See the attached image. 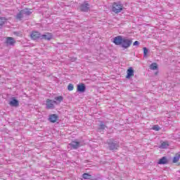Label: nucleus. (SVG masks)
<instances>
[{
	"label": "nucleus",
	"mask_w": 180,
	"mask_h": 180,
	"mask_svg": "<svg viewBox=\"0 0 180 180\" xmlns=\"http://www.w3.org/2000/svg\"><path fill=\"white\" fill-rule=\"evenodd\" d=\"M113 43L115 46H121L123 49H129L133 44V41L119 35L114 38Z\"/></svg>",
	"instance_id": "nucleus-1"
},
{
	"label": "nucleus",
	"mask_w": 180,
	"mask_h": 180,
	"mask_svg": "<svg viewBox=\"0 0 180 180\" xmlns=\"http://www.w3.org/2000/svg\"><path fill=\"white\" fill-rule=\"evenodd\" d=\"M124 7H123V4L119 3V2H114L112 4V7H111V11L112 12H113L114 13H120V12H122V11H123Z\"/></svg>",
	"instance_id": "nucleus-2"
},
{
	"label": "nucleus",
	"mask_w": 180,
	"mask_h": 180,
	"mask_svg": "<svg viewBox=\"0 0 180 180\" xmlns=\"http://www.w3.org/2000/svg\"><path fill=\"white\" fill-rule=\"evenodd\" d=\"M54 104L57 105V101H52L50 99H46V109H54V108H56Z\"/></svg>",
	"instance_id": "nucleus-3"
},
{
	"label": "nucleus",
	"mask_w": 180,
	"mask_h": 180,
	"mask_svg": "<svg viewBox=\"0 0 180 180\" xmlns=\"http://www.w3.org/2000/svg\"><path fill=\"white\" fill-rule=\"evenodd\" d=\"M30 37L32 40H37L39 39H41V34L37 31H32L30 33Z\"/></svg>",
	"instance_id": "nucleus-4"
},
{
	"label": "nucleus",
	"mask_w": 180,
	"mask_h": 180,
	"mask_svg": "<svg viewBox=\"0 0 180 180\" xmlns=\"http://www.w3.org/2000/svg\"><path fill=\"white\" fill-rule=\"evenodd\" d=\"M5 44L6 46H15L16 44V40H15V39H13L12 37H8L6 38Z\"/></svg>",
	"instance_id": "nucleus-5"
},
{
	"label": "nucleus",
	"mask_w": 180,
	"mask_h": 180,
	"mask_svg": "<svg viewBox=\"0 0 180 180\" xmlns=\"http://www.w3.org/2000/svg\"><path fill=\"white\" fill-rule=\"evenodd\" d=\"M58 115L57 114H51L49 117L48 120L51 123H56V122H58Z\"/></svg>",
	"instance_id": "nucleus-6"
},
{
	"label": "nucleus",
	"mask_w": 180,
	"mask_h": 180,
	"mask_svg": "<svg viewBox=\"0 0 180 180\" xmlns=\"http://www.w3.org/2000/svg\"><path fill=\"white\" fill-rule=\"evenodd\" d=\"M53 34L50 32H46L44 34H41V40H51Z\"/></svg>",
	"instance_id": "nucleus-7"
},
{
	"label": "nucleus",
	"mask_w": 180,
	"mask_h": 180,
	"mask_svg": "<svg viewBox=\"0 0 180 180\" xmlns=\"http://www.w3.org/2000/svg\"><path fill=\"white\" fill-rule=\"evenodd\" d=\"M86 89V86H85V84L84 83H80L77 86V92L84 93V92H85Z\"/></svg>",
	"instance_id": "nucleus-8"
},
{
	"label": "nucleus",
	"mask_w": 180,
	"mask_h": 180,
	"mask_svg": "<svg viewBox=\"0 0 180 180\" xmlns=\"http://www.w3.org/2000/svg\"><path fill=\"white\" fill-rule=\"evenodd\" d=\"M69 146H70L73 150H77L79 147L81 146V143L79 141H72L70 143H69Z\"/></svg>",
	"instance_id": "nucleus-9"
},
{
	"label": "nucleus",
	"mask_w": 180,
	"mask_h": 180,
	"mask_svg": "<svg viewBox=\"0 0 180 180\" xmlns=\"http://www.w3.org/2000/svg\"><path fill=\"white\" fill-rule=\"evenodd\" d=\"M80 10L82 12H88V11H89V4H88L86 1L84 2V4L80 6Z\"/></svg>",
	"instance_id": "nucleus-10"
},
{
	"label": "nucleus",
	"mask_w": 180,
	"mask_h": 180,
	"mask_svg": "<svg viewBox=\"0 0 180 180\" xmlns=\"http://www.w3.org/2000/svg\"><path fill=\"white\" fill-rule=\"evenodd\" d=\"M131 77H134V70H133V68L130 67L127 70V77L126 78H131Z\"/></svg>",
	"instance_id": "nucleus-11"
},
{
	"label": "nucleus",
	"mask_w": 180,
	"mask_h": 180,
	"mask_svg": "<svg viewBox=\"0 0 180 180\" xmlns=\"http://www.w3.org/2000/svg\"><path fill=\"white\" fill-rule=\"evenodd\" d=\"M109 148L110 150H117L119 148V143L112 141L109 143Z\"/></svg>",
	"instance_id": "nucleus-12"
},
{
	"label": "nucleus",
	"mask_w": 180,
	"mask_h": 180,
	"mask_svg": "<svg viewBox=\"0 0 180 180\" xmlns=\"http://www.w3.org/2000/svg\"><path fill=\"white\" fill-rule=\"evenodd\" d=\"M23 15L25 16H29L33 13V9L32 8H25L22 10Z\"/></svg>",
	"instance_id": "nucleus-13"
},
{
	"label": "nucleus",
	"mask_w": 180,
	"mask_h": 180,
	"mask_svg": "<svg viewBox=\"0 0 180 180\" xmlns=\"http://www.w3.org/2000/svg\"><path fill=\"white\" fill-rule=\"evenodd\" d=\"M9 105L11 106H14L15 108H18V106H19V101L16 100V98H13L12 100L9 102Z\"/></svg>",
	"instance_id": "nucleus-14"
},
{
	"label": "nucleus",
	"mask_w": 180,
	"mask_h": 180,
	"mask_svg": "<svg viewBox=\"0 0 180 180\" xmlns=\"http://www.w3.org/2000/svg\"><path fill=\"white\" fill-rule=\"evenodd\" d=\"M180 160V152L175 154V155L173 158L172 162L173 164H176L179 162Z\"/></svg>",
	"instance_id": "nucleus-15"
},
{
	"label": "nucleus",
	"mask_w": 180,
	"mask_h": 180,
	"mask_svg": "<svg viewBox=\"0 0 180 180\" xmlns=\"http://www.w3.org/2000/svg\"><path fill=\"white\" fill-rule=\"evenodd\" d=\"M158 164H159V165L168 164V159H167V157L164 156L161 159L159 160V161L158 162Z\"/></svg>",
	"instance_id": "nucleus-16"
},
{
	"label": "nucleus",
	"mask_w": 180,
	"mask_h": 180,
	"mask_svg": "<svg viewBox=\"0 0 180 180\" xmlns=\"http://www.w3.org/2000/svg\"><path fill=\"white\" fill-rule=\"evenodd\" d=\"M6 22V19L4 17L0 18V29H2L4 27V25H5Z\"/></svg>",
	"instance_id": "nucleus-17"
},
{
	"label": "nucleus",
	"mask_w": 180,
	"mask_h": 180,
	"mask_svg": "<svg viewBox=\"0 0 180 180\" xmlns=\"http://www.w3.org/2000/svg\"><path fill=\"white\" fill-rule=\"evenodd\" d=\"M63 101H64V98L62 96L55 97V101L57 102V104L61 103V102H63Z\"/></svg>",
	"instance_id": "nucleus-18"
},
{
	"label": "nucleus",
	"mask_w": 180,
	"mask_h": 180,
	"mask_svg": "<svg viewBox=\"0 0 180 180\" xmlns=\"http://www.w3.org/2000/svg\"><path fill=\"white\" fill-rule=\"evenodd\" d=\"M23 11L21 10L16 15V19H18V20H22V19L23 18Z\"/></svg>",
	"instance_id": "nucleus-19"
},
{
	"label": "nucleus",
	"mask_w": 180,
	"mask_h": 180,
	"mask_svg": "<svg viewBox=\"0 0 180 180\" xmlns=\"http://www.w3.org/2000/svg\"><path fill=\"white\" fill-rule=\"evenodd\" d=\"M169 146V143L167 141L162 142L160 148H167Z\"/></svg>",
	"instance_id": "nucleus-20"
},
{
	"label": "nucleus",
	"mask_w": 180,
	"mask_h": 180,
	"mask_svg": "<svg viewBox=\"0 0 180 180\" xmlns=\"http://www.w3.org/2000/svg\"><path fill=\"white\" fill-rule=\"evenodd\" d=\"M83 179H91L92 178V175L88 174V173H84L82 174Z\"/></svg>",
	"instance_id": "nucleus-21"
},
{
	"label": "nucleus",
	"mask_w": 180,
	"mask_h": 180,
	"mask_svg": "<svg viewBox=\"0 0 180 180\" xmlns=\"http://www.w3.org/2000/svg\"><path fill=\"white\" fill-rule=\"evenodd\" d=\"M150 70H157L158 68V66L157 63H153L150 65Z\"/></svg>",
	"instance_id": "nucleus-22"
},
{
	"label": "nucleus",
	"mask_w": 180,
	"mask_h": 180,
	"mask_svg": "<svg viewBox=\"0 0 180 180\" xmlns=\"http://www.w3.org/2000/svg\"><path fill=\"white\" fill-rule=\"evenodd\" d=\"M152 129L153 130H155V131H159V130L160 129V126L158 125H154L153 127H152Z\"/></svg>",
	"instance_id": "nucleus-23"
},
{
	"label": "nucleus",
	"mask_w": 180,
	"mask_h": 180,
	"mask_svg": "<svg viewBox=\"0 0 180 180\" xmlns=\"http://www.w3.org/2000/svg\"><path fill=\"white\" fill-rule=\"evenodd\" d=\"M68 91H74V85L72 84H70L68 86Z\"/></svg>",
	"instance_id": "nucleus-24"
},
{
	"label": "nucleus",
	"mask_w": 180,
	"mask_h": 180,
	"mask_svg": "<svg viewBox=\"0 0 180 180\" xmlns=\"http://www.w3.org/2000/svg\"><path fill=\"white\" fill-rule=\"evenodd\" d=\"M105 127H106V126L105 125V124H103V122H101V124H100V130H105Z\"/></svg>",
	"instance_id": "nucleus-25"
},
{
	"label": "nucleus",
	"mask_w": 180,
	"mask_h": 180,
	"mask_svg": "<svg viewBox=\"0 0 180 180\" xmlns=\"http://www.w3.org/2000/svg\"><path fill=\"white\" fill-rule=\"evenodd\" d=\"M148 53V49H147L146 47L143 48V55L147 56Z\"/></svg>",
	"instance_id": "nucleus-26"
},
{
	"label": "nucleus",
	"mask_w": 180,
	"mask_h": 180,
	"mask_svg": "<svg viewBox=\"0 0 180 180\" xmlns=\"http://www.w3.org/2000/svg\"><path fill=\"white\" fill-rule=\"evenodd\" d=\"M140 44V43L139 42V41H135L134 42V46H139Z\"/></svg>",
	"instance_id": "nucleus-27"
},
{
	"label": "nucleus",
	"mask_w": 180,
	"mask_h": 180,
	"mask_svg": "<svg viewBox=\"0 0 180 180\" xmlns=\"http://www.w3.org/2000/svg\"><path fill=\"white\" fill-rule=\"evenodd\" d=\"M178 165H180V162H178Z\"/></svg>",
	"instance_id": "nucleus-28"
}]
</instances>
